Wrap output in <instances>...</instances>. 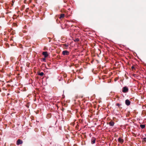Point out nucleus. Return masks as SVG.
Returning <instances> with one entry per match:
<instances>
[{
	"label": "nucleus",
	"instance_id": "1",
	"mask_svg": "<svg viewBox=\"0 0 146 146\" xmlns=\"http://www.w3.org/2000/svg\"><path fill=\"white\" fill-rule=\"evenodd\" d=\"M64 12L66 14V16L67 17H68L70 16V15L72 13V11H70V8L68 9V11H64Z\"/></svg>",
	"mask_w": 146,
	"mask_h": 146
},
{
	"label": "nucleus",
	"instance_id": "2",
	"mask_svg": "<svg viewBox=\"0 0 146 146\" xmlns=\"http://www.w3.org/2000/svg\"><path fill=\"white\" fill-rule=\"evenodd\" d=\"M70 53L69 52L66 50H64L62 52V54L64 55H68Z\"/></svg>",
	"mask_w": 146,
	"mask_h": 146
},
{
	"label": "nucleus",
	"instance_id": "3",
	"mask_svg": "<svg viewBox=\"0 0 146 146\" xmlns=\"http://www.w3.org/2000/svg\"><path fill=\"white\" fill-rule=\"evenodd\" d=\"M23 143V141L20 139H18L17 141V145H19L22 144Z\"/></svg>",
	"mask_w": 146,
	"mask_h": 146
},
{
	"label": "nucleus",
	"instance_id": "4",
	"mask_svg": "<svg viewBox=\"0 0 146 146\" xmlns=\"http://www.w3.org/2000/svg\"><path fill=\"white\" fill-rule=\"evenodd\" d=\"M128 90V88L126 87H123V90H122V92L124 93H125L127 92Z\"/></svg>",
	"mask_w": 146,
	"mask_h": 146
},
{
	"label": "nucleus",
	"instance_id": "5",
	"mask_svg": "<svg viewBox=\"0 0 146 146\" xmlns=\"http://www.w3.org/2000/svg\"><path fill=\"white\" fill-rule=\"evenodd\" d=\"M96 139L94 137H93L92 138L91 143L92 144H94L95 143Z\"/></svg>",
	"mask_w": 146,
	"mask_h": 146
},
{
	"label": "nucleus",
	"instance_id": "6",
	"mask_svg": "<svg viewBox=\"0 0 146 146\" xmlns=\"http://www.w3.org/2000/svg\"><path fill=\"white\" fill-rule=\"evenodd\" d=\"M118 142L121 143H122L123 142L124 140L123 139L119 137L118 139Z\"/></svg>",
	"mask_w": 146,
	"mask_h": 146
},
{
	"label": "nucleus",
	"instance_id": "7",
	"mask_svg": "<svg viewBox=\"0 0 146 146\" xmlns=\"http://www.w3.org/2000/svg\"><path fill=\"white\" fill-rule=\"evenodd\" d=\"M42 54L44 56L45 58H46L48 56V54L47 52H42Z\"/></svg>",
	"mask_w": 146,
	"mask_h": 146
},
{
	"label": "nucleus",
	"instance_id": "8",
	"mask_svg": "<svg viewBox=\"0 0 146 146\" xmlns=\"http://www.w3.org/2000/svg\"><path fill=\"white\" fill-rule=\"evenodd\" d=\"M125 103L126 105L129 106L130 104V102L128 100H126L125 101Z\"/></svg>",
	"mask_w": 146,
	"mask_h": 146
},
{
	"label": "nucleus",
	"instance_id": "9",
	"mask_svg": "<svg viewBox=\"0 0 146 146\" xmlns=\"http://www.w3.org/2000/svg\"><path fill=\"white\" fill-rule=\"evenodd\" d=\"M109 124L110 126H113L114 125V123L113 121H111L110 122Z\"/></svg>",
	"mask_w": 146,
	"mask_h": 146
},
{
	"label": "nucleus",
	"instance_id": "10",
	"mask_svg": "<svg viewBox=\"0 0 146 146\" xmlns=\"http://www.w3.org/2000/svg\"><path fill=\"white\" fill-rule=\"evenodd\" d=\"M65 16V14H60V17H59V18L61 19L62 18H63Z\"/></svg>",
	"mask_w": 146,
	"mask_h": 146
},
{
	"label": "nucleus",
	"instance_id": "11",
	"mask_svg": "<svg viewBox=\"0 0 146 146\" xmlns=\"http://www.w3.org/2000/svg\"><path fill=\"white\" fill-rule=\"evenodd\" d=\"M145 125L141 124L140 125V127L142 129L144 128L145 127Z\"/></svg>",
	"mask_w": 146,
	"mask_h": 146
},
{
	"label": "nucleus",
	"instance_id": "12",
	"mask_svg": "<svg viewBox=\"0 0 146 146\" xmlns=\"http://www.w3.org/2000/svg\"><path fill=\"white\" fill-rule=\"evenodd\" d=\"M44 73L43 72H40L38 74V75L41 76H43L44 75Z\"/></svg>",
	"mask_w": 146,
	"mask_h": 146
},
{
	"label": "nucleus",
	"instance_id": "13",
	"mask_svg": "<svg viewBox=\"0 0 146 146\" xmlns=\"http://www.w3.org/2000/svg\"><path fill=\"white\" fill-rule=\"evenodd\" d=\"M142 141L143 142H146V137H144L143 138Z\"/></svg>",
	"mask_w": 146,
	"mask_h": 146
},
{
	"label": "nucleus",
	"instance_id": "14",
	"mask_svg": "<svg viewBox=\"0 0 146 146\" xmlns=\"http://www.w3.org/2000/svg\"><path fill=\"white\" fill-rule=\"evenodd\" d=\"M79 40V39L78 38H77L75 40H74L75 42H78Z\"/></svg>",
	"mask_w": 146,
	"mask_h": 146
},
{
	"label": "nucleus",
	"instance_id": "15",
	"mask_svg": "<svg viewBox=\"0 0 146 146\" xmlns=\"http://www.w3.org/2000/svg\"><path fill=\"white\" fill-rule=\"evenodd\" d=\"M116 105L119 107L121 105L119 104V103H117L116 104Z\"/></svg>",
	"mask_w": 146,
	"mask_h": 146
},
{
	"label": "nucleus",
	"instance_id": "16",
	"mask_svg": "<svg viewBox=\"0 0 146 146\" xmlns=\"http://www.w3.org/2000/svg\"><path fill=\"white\" fill-rule=\"evenodd\" d=\"M131 68L132 70H133L135 69V67H134V66H132L131 67Z\"/></svg>",
	"mask_w": 146,
	"mask_h": 146
},
{
	"label": "nucleus",
	"instance_id": "17",
	"mask_svg": "<svg viewBox=\"0 0 146 146\" xmlns=\"http://www.w3.org/2000/svg\"><path fill=\"white\" fill-rule=\"evenodd\" d=\"M26 0H25L24 1V3H25V2H26Z\"/></svg>",
	"mask_w": 146,
	"mask_h": 146
},
{
	"label": "nucleus",
	"instance_id": "18",
	"mask_svg": "<svg viewBox=\"0 0 146 146\" xmlns=\"http://www.w3.org/2000/svg\"><path fill=\"white\" fill-rule=\"evenodd\" d=\"M43 60H45V58H44L43 59Z\"/></svg>",
	"mask_w": 146,
	"mask_h": 146
},
{
	"label": "nucleus",
	"instance_id": "19",
	"mask_svg": "<svg viewBox=\"0 0 146 146\" xmlns=\"http://www.w3.org/2000/svg\"><path fill=\"white\" fill-rule=\"evenodd\" d=\"M29 1V2H31V0H30V1Z\"/></svg>",
	"mask_w": 146,
	"mask_h": 146
},
{
	"label": "nucleus",
	"instance_id": "20",
	"mask_svg": "<svg viewBox=\"0 0 146 146\" xmlns=\"http://www.w3.org/2000/svg\"><path fill=\"white\" fill-rule=\"evenodd\" d=\"M145 136H146V133L145 134Z\"/></svg>",
	"mask_w": 146,
	"mask_h": 146
},
{
	"label": "nucleus",
	"instance_id": "21",
	"mask_svg": "<svg viewBox=\"0 0 146 146\" xmlns=\"http://www.w3.org/2000/svg\"><path fill=\"white\" fill-rule=\"evenodd\" d=\"M12 2H13V1H12Z\"/></svg>",
	"mask_w": 146,
	"mask_h": 146
}]
</instances>
